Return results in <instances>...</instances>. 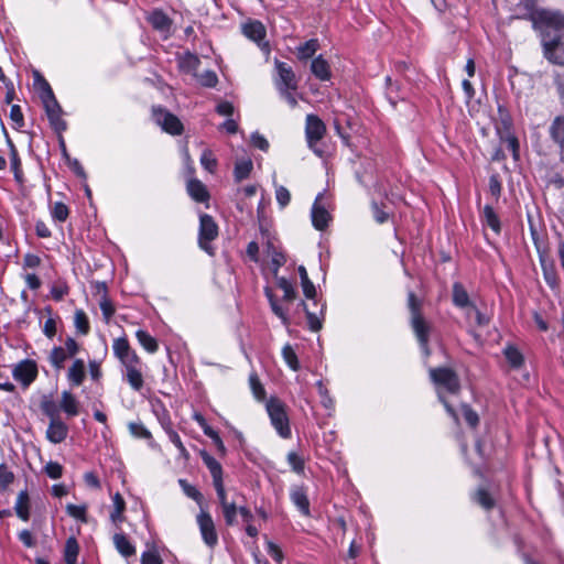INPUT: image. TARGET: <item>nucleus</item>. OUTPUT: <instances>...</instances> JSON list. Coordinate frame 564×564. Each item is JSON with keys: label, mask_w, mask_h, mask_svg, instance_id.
I'll use <instances>...</instances> for the list:
<instances>
[{"label": "nucleus", "mask_w": 564, "mask_h": 564, "mask_svg": "<svg viewBox=\"0 0 564 564\" xmlns=\"http://www.w3.org/2000/svg\"><path fill=\"white\" fill-rule=\"evenodd\" d=\"M35 83L41 90V99L44 104L51 126L57 132L64 131L66 129V122L62 119L63 110L57 102L51 86L39 73H35Z\"/></svg>", "instance_id": "f257e3e1"}, {"label": "nucleus", "mask_w": 564, "mask_h": 564, "mask_svg": "<svg viewBox=\"0 0 564 564\" xmlns=\"http://www.w3.org/2000/svg\"><path fill=\"white\" fill-rule=\"evenodd\" d=\"M408 306L411 312V326L416 335L421 348L429 355L430 325L420 313L421 303L413 292L408 295Z\"/></svg>", "instance_id": "f03ea898"}, {"label": "nucleus", "mask_w": 564, "mask_h": 564, "mask_svg": "<svg viewBox=\"0 0 564 564\" xmlns=\"http://www.w3.org/2000/svg\"><path fill=\"white\" fill-rule=\"evenodd\" d=\"M267 412L278 434L283 438H290L291 427L284 404L278 399H270L267 403Z\"/></svg>", "instance_id": "7ed1b4c3"}, {"label": "nucleus", "mask_w": 564, "mask_h": 564, "mask_svg": "<svg viewBox=\"0 0 564 564\" xmlns=\"http://www.w3.org/2000/svg\"><path fill=\"white\" fill-rule=\"evenodd\" d=\"M218 236V226L214 221L213 217L204 214L199 218V247L209 254H213V248L210 241Z\"/></svg>", "instance_id": "20e7f679"}, {"label": "nucleus", "mask_w": 564, "mask_h": 564, "mask_svg": "<svg viewBox=\"0 0 564 564\" xmlns=\"http://www.w3.org/2000/svg\"><path fill=\"white\" fill-rule=\"evenodd\" d=\"M326 127L324 122L315 115H307L305 122V134L308 147L318 155L322 151L315 148L316 143L324 137Z\"/></svg>", "instance_id": "39448f33"}, {"label": "nucleus", "mask_w": 564, "mask_h": 564, "mask_svg": "<svg viewBox=\"0 0 564 564\" xmlns=\"http://www.w3.org/2000/svg\"><path fill=\"white\" fill-rule=\"evenodd\" d=\"M153 120L160 126L165 132L177 135L183 131V124L180 119L173 113L169 112L163 108H153L152 111Z\"/></svg>", "instance_id": "423d86ee"}, {"label": "nucleus", "mask_w": 564, "mask_h": 564, "mask_svg": "<svg viewBox=\"0 0 564 564\" xmlns=\"http://www.w3.org/2000/svg\"><path fill=\"white\" fill-rule=\"evenodd\" d=\"M430 376L433 382L443 387L451 393L459 390V381L456 373L448 368H435L430 370Z\"/></svg>", "instance_id": "0eeeda50"}, {"label": "nucleus", "mask_w": 564, "mask_h": 564, "mask_svg": "<svg viewBox=\"0 0 564 564\" xmlns=\"http://www.w3.org/2000/svg\"><path fill=\"white\" fill-rule=\"evenodd\" d=\"M544 56L553 64L564 65V34L543 40Z\"/></svg>", "instance_id": "6e6552de"}, {"label": "nucleus", "mask_w": 564, "mask_h": 564, "mask_svg": "<svg viewBox=\"0 0 564 564\" xmlns=\"http://www.w3.org/2000/svg\"><path fill=\"white\" fill-rule=\"evenodd\" d=\"M197 524L204 542L214 547L218 543V535L212 516L207 511H200L197 514Z\"/></svg>", "instance_id": "1a4fd4ad"}, {"label": "nucleus", "mask_w": 564, "mask_h": 564, "mask_svg": "<svg viewBox=\"0 0 564 564\" xmlns=\"http://www.w3.org/2000/svg\"><path fill=\"white\" fill-rule=\"evenodd\" d=\"M534 22L542 28L563 30L564 14L552 10H538L534 13Z\"/></svg>", "instance_id": "9d476101"}, {"label": "nucleus", "mask_w": 564, "mask_h": 564, "mask_svg": "<svg viewBox=\"0 0 564 564\" xmlns=\"http://www.w3.org/2000/svg\"><path fill=\"white\" fill-rule=\"evenodd\" d=\"M112 348L115 355L119 358L124 368L140 364V358L135 351L130 348V345L126 338L115 339Z\"/></svg>", "instance_id": "9b49d317"}, {"label": "nucleus", "mask_w": 564, "mask_h": 564, "mask_svg": "<svg viewBox=\"0 0 564 564\" xmlns=\"http://www.w3.org/2000/svg\"><path fill=\"white\" fill-rule=\"evenodd\" d=\"M37 376L36 365L32 360H23L13 369L15 380L29 386Z\"/></svg>", "instance_id": "f8f14e48"}, {"label": "nucleus", "mask_w": 564, "mask_h": 564, "mask_svg": "<svg viewBox=\"0 0 564 564\" xmlns=\"http://www.w3.org/2000/svg\"><path fill=\"white\" fill-rule=\"evenodd\" d=\"M275 68L279 75V79L276 80V87H283L285 89H296L297 80L292 68L283 62H275Z\"/></svg>", "instance_id": "ddd939ff"}, {"label": "nucleus", "mask_w": 564, "mask_h": 564, "mask_svg": "<svg viewBox=\"0 0 564 564\" xmlns=\"http://www.w3.org/2000/svg\"><path fill=\"white\" fill-rule=\"evenodd\" d=\"M549 135L560 149V159L564 163V116H556L550 127Z\"/></svg>", "instance_id": "4468645a"}, {"label": "nucleus", "mask_w": 564, "mask_h": 564, "mask_svg": "<svg viewBox=\"0 0 564 564\" xmlns=\"http://www.w3.org/2000/svg\"><path fill=\"white\" fill-rule=\"evenodd\" d=\"M322 194H319L312 207V223L317 230H324L330 220V215L324 206L321 205Z\"/></svg>", "instance_id": "2eb2a0df"}, {"label": "nucleus", "mask_w": 564, "mask_h": 564, "mask_svg": "<svg viewBox=\"0 0 564 564\" xmlns=\"http://www.w3.org/2000/svg\"><path fill=\"white\" fill-rule=\"evenodd\" d=\"M68 426L61 420H51L46 430V438L53 444H59L66 440Z\"/></svg>", "instance_id": "dca6fc26"}, {"label": "nucleus", "mask_w": 564, "mask_h": 564, "mask_svg": "<svg viewBox=\"0 0 564 564\" xmlns=\"http://www.w3.org/2000/svg\"><path fill=\"white\" fill-rule=\"evenodd\" d=\"M242 33L259 46L265 37V29L259 21H250L242 25Z\"/></svg>", "instance_id": "f3484780"}, {"label": "nucleus", "mask_w": 564, "mask_h": 564, "mask_svg": "<svg viewBox=\"0 0 564 564\" xmlns=\"http://www.w3.org/2000/svg\"><path fill=\"white\" fill-rule=\"evenodd\" d=\"M290 497L292 502L297 509L306 517L310 516V501L306 491L301 486H295L291 489Z\"/></svg>", "instance_id": "a211bd4d"}, {"label": "nucleus", "mask_w": 564, "mask_h": 564, "mask_svg": "<svg viewBox=\"0 0 564 564\" xmlns=\"http://www.w3.org/2000/svg\"><path fill=\"white\" fill-rule=\"evenodd\" d=\"M311 70L316 78L319 80H328L330 79L332 73L329 68V64L326 59L323 58L322 55L314 58L311 63Z\"/></svg>", "instance_id": "6ab92c4d"}, {"label": "nucleus", "mask_w": 564, "mask_h": 564, "mask_svg": "<svg viewBox=\"0 0 564 564\" xmlns=\"http://www.w3.org/2000/svg\"><path fill=\"white\" fill-rule=\"evenodd\" d=\"M59 408L70 417L79 413V403L69 391L62 392Z\"/></svg>", "instance_id": "aec40b11"}, {"label": "nucleus", "mask_w": 564, "mask_h": 564, "mask_svg": "<svg viewBox=\"0 0 564 564\" xmlns=\"http://www.w3.org/2000/svg\"><path fill=\"white\" fill-rule=\"evenodd\" d=\"M148 21L151 23V25L163 33H167L171 29V20L170 18L162 11H153L149 18Z\"/></svg>", "instance_id": "412c9836"}, {"label": "nucleus", "mask_w": 564, "mask_h": 564, "mask_svg": "<svg viewBox=\"0 0 564 564\" xmlns=\"http://www.w3.org/2000/svg\"><path fill=\"white\" fill-rule=\"evenodd\" d=\"M187 192L193 199L199 203L207 200L209 197L206 186L198 180L188 181Z\"/></svg>", "instance_id": "4be33fe9"}, {"label": "nucleus", "mask_w": 564, "mask_h": 564, "mask_svg": "<svg viewBox=\"0 0 564 564\" xmlns=\"http://www.w3.org/2000/svg\"><path fill=\"white\" fill-rule=\"evenodd\" d=\"M505 358L513 369H519L524 364L522 352L513 345H507L503 349Z\"/></svg>", "instance_id": "5701e85b"}, {"label": "nucleus", "mask_w": 564, "mask_h": 564, "mask_svg": "<svg viewBox=\"0 0 564 564\" xmlns=\"http://www.w3.org/2000/svg\"><path fill=\"white\" fill-rule=\"evenodd\" d=\"M14 510L17 516L23 520L28 521L30 518V503H29V495L26 491H20L17 501L14 505Z\"/></svg>", "instance_id": "b1692460"}, {"label": "nucleus", "mask_w": 564, "mask_h": 564, "mask_svg": "<svg viewBox=\"0 0 564 564\" xmlns=\"http://www.w3.org/2000/svg\"><path fill=\"white\" fill-rule=\"evenodd\" d=\"M138 366L139 365H132L124 368L126 379L130 387L135 391H140L143 387V376Z\"/></svg>", "instance_id": "393cba45"}, {"label": "nucleus", "mask_w": 564, "mask_h": 564, "mask_svg": "<svg viewBox=\"0 0 564 564\" xmlns=\"http://www.w3.org/2000/svg\"><path fill=\"white\" fill-rule=\"evenodd\" d=\"M113 544L117 551L124 557L132 556L135 554V547L122 533H116L113 535Z\"/></svg>", "instance_id": "a878e982"}, {"label": "nucleus", "mask_w": 564, "mask_h": 564, "mask_svg": "<svg viewBox=\"0 0 564 564\" xmlns=\"http://www.w3.org/2000/svg\"><path fill=\"white\" fill-rule=\"evenodd\" d=\"M264 293L269 300L272 312L281 319L283 325L288 326L290 324V319L286 314V310L280 305L279 301L269 288L264 290Z\"/></svg>", "instance_id": "bb28decb"}, {"label": "nucleus", "mask_w": 564, "mask_h": 564, "mask_svg": "<svg viewBox=\"0 0 564 564\" xmlns=\"http://www.w3.org/2000/svg\"><path fill=\"white\" fill-rule=\"evenodd\" d=\"M202 458H203L204 464L209 469V473L213 477V484L221 481L223 480V468H221V465L217 462V459L207 453H203Z\"/></svg>", "instance_id": "cd10ccee"}, {"label": "nucleus", "mask_w": 564, "mask_h": 564, "mask_svg": "<svg viewBox=\"0 0 564 564\" xmlns=\"http://www.w3.org/2000/svg\"><path fill=\"white\" fill-rule=\"evenodd\" d=\"M68 379L75 384L79 386L85 379V364L82 359H76L72 367L68 369Z\"/></svg>", "instance_id": "c85d7f7f"}, {"label": "nucleus", "mask_w": 564, "mask_h": 564, "mask_svg": "<svg viewBox=\"0 0 564 564\" xmlns=\"http://www.w3.org/2000/svg\"><path fill=\"white\" fill-rule=\"evenodd\" d=\"M252 169L253 164L250 159L238 160L235 164V180L237 182H241L242 180L247 178L250 175Z\"/></svg>", "instance_id": "c756f323"}, {"label": "nucleus", "mask_w": 564, "mask_h": 564, "mask_svg": "<svg viewBox=\"0 0 564 564\" xmlns=\"http://www.w3.org/2000/svg\"><path fill=\"white\" fill-rule=\"evenodd\" d=\"M79 552V545L74 536L67 539L64 549V558L66 564H76Z\"/></svg>", "instance_id": "7c9ffc66"}, {"label": "nucleus", "mask_w": 564, "mask_h": 564, "mask_svg": "<svg viewBox=\"0 0 564 564\" xmlns=\"http://www.w3.org/2000/svg\"><path fill=\"white\" fill-rule=\"evenodd\" d=\"M40 408L42 412L50 417L51 420H58L59 417V406L56 402L50 397H43L40 403Z\"/></svg>", "instance_id": "2f4dec72"}, {"label": "nucleus", "mask_w": 564, "mask_h": 564, "mask_svg": "<svg viewBox=\"0 0 564 564\" xmlns=\"http://www.w3.org/2000/svg\"><path fill=\"white\" fill-rule=\"evenodd\" d=\"M482 218H484L485 225H487L495 234L500 232V230H501L500 221L491 206L486 205L484 207Z\"/></svg>", "instance_id": "473e14b6"}, {"label": "nucleus", "mask_w": 564, "mask_h": 564, "mask_svg": "<svg viewBox=\"0 0 564 564\" xmlns=\"http://www.w3.org/2000/svg\"><path fill=\"white\" fill-rule=\"evenodd\" d=\"M138 341L140 345L149 352L153 354L158 350L159 345L154 337H152L148 332L143 329H139L135 333Z\"/></svg>", "instance_id": "72a5a7b5"}, {"label": "nucleus", "mask_w": 564, "mask_h": 564, "mask_svg": "<svg viewBox=\"0 0 564 564\" xmlns=\"http://www.w3.org/2000/svg\"><path fill=\"white\" fill-rule=\"evenodd\" d=\"M453 302L458 307H470L469 296L460 283L453 285Z\"/></svg>", "instance_id": "f704fd0d"}, {"label": "nucleus", "mask_w": 564, "mask_h": 564, "mask_svg": "<svg viewBox=\"0 0 564 564\" xmlns=\"http://www.w3.org/2000/svg\"><path fill=\"white\" fill-rule=\"evenodd\" d=\"M112 502L113 510L110 513V519L113 523L121 522L123 520L122 513L126 509V502L119 492L112 496Z\"/></svg>", "instance_id": "c9c22d12"}, {"label": "nucleus", "mask_w": 564, "mask_h": 564, "mask_svg": "<svg viewBox=\"0 0 564 564\" xmlns=\"http://www.w3.org/2000/svg\"><path fill=\"white\" fill-rule=\"evenodd\" d=\"M299 274L301 278V284L304 295L307 299H314L316 295V290L312 281L308 279L307 271L303 265L299 267Z\"/></svg>", "instance_id": "e433bc0d"}, {"label": "nucleus", "mask_w": 564, "mask_h": 564, "mask_svg": "<svg viewBox=\"0 0 564 564\" xmlns=\"http://www.w3.org/2000/svg\"><path fill=\"white\" fill-rule=\"evenodd\" d=\"M199 58L189 53V52H186L181 58H180V66L183 70L187 72V73H195L199 66Z\"/></svg>", "instance_id": "4c0bfd02"}, {"label": "nucleus", "mask_w": 564, "mask_h": 564, "mask_svg": "<svg viewBox=\"0 0 564 564\" xmlns=\"http://www.w3.org/2000/svg\"><path fill=\"white\" fill-rule=\"evenodd\" d=\"M318 50V41L315 39L308 40L297 47V57L300 59H308Z\"/></svg>", "instance_id": "58836bf2"}, {"label": "nucleus", "mask_w": 564, "mask_h": 564, "mask_svg": "<svg viewBox=\"0 0 564 564\" xmlns=\"http://www.w3.org/2000/svg\"><path fill=\"white\" fill-rule=\"evenodd\" d=\"M224 519L227 525L231 527L236 523V518L239 512V507L236 505V500L232 499L221 507Z\"/></svg>", "instance_id": "ea45409f"}, {"label": "nucleus", "mask_w": 564, "mask_h": 564, "mask_svg": "<svg viewBox=\"0 0 564 564\" xmlns=\"http://www.w3.org/2000/svg\"><path fill=\"white\" fill-rule=\"evenodd\" d=\"M278 286L283 291V301L284 302H293L296 297V291L285 278H278L276 279Z\"/></svg>", "instance_id": "a19ab883"}, {"label": "nucleus", "mask_w": 564, "mask_h": 564, "mask_svg": "<svg viewBox=\"0 0 564 564\" xmlns=\"http://www.w3.org/2000/svg\"><path fill=\"white\" fill-rule=\"evenodd\" d=\"M70 358L69 356H67V352H66V349L63 348V347H54L50 354V361L52 362V365L57 368V369H61L63 368L64 366V362Z\"/></svg>", "instance_id": "79ce46f5"}, {"label": "nucleus", "mask_w": 564, "mask_h": 564, "mask_svg": "<svg viewBox=\"0 0 564 564\" xmlns=\"http://www.w3.org/2000/svg\"><path fill=\"white\" fill-rule=\"evenodd\" d=\"M102 289H104V295L100 299L99 306L102 312L105 322L108 323L110 321V318L112 317V315L115 314V306L106 294V285L105 284H102Z\"/></svg>", "instance_id": "37998d69"}, {"label": "nucleus", "mask_w": 564, "mask_h": 564, "mask_svg": "<svg viewBox=\"0 0 564 564\" xmlns=\"http://www.w3.org/2000/svg\"><path fill=\"white\" fill-rule=\"evenodd\" d=\"M66 512L69 517L77 519L82 522H87V506L86 505H67Z\"/></svg>", "instance_id": "c03bdc74"}, {"label": "nucleus", "mask_w": 564, "mask_h": 564, "mask_svg": "<svg viewBox=\"0 0 564 564\" xmlns=\"http://www.w3.org/2000/svg\"><path fill=\"white\" fill-rule=\"evenodd\" d=\"M282 356H283V359L286 362V365L292 370H297L299 369L300 364H299V360H297V356H296V354H295V351H294V349L292 348L291 345L286 344L282 348Z\"/></svg>", "instance_id": "a18cd8bd"}, {"label": "nucleus", "mask_w": 564, "mask_h": 564, "mask_svg": "<svg viewBox=\"0 0 564 564\" xmlns=\"http://www.w3.org/2000/svg\"><path fill=\"white\" fill-rule=\"evenodd\" d=\"M474 500L486 510L495 506V500L485 489H478L474 496Z\"/></svg>", "instance_id": "49530a36"}, {"label": "nucleus", "mask_w": 564, "mask_h": 564, "mask_svg": "<svg viewBox=\"0 0 564 564\" xmlns=\"http://www.w3.org/2000/svg\"><path fill=\"white\" fill-rule=\"evenodd\" d=\"M178 484L181 488L183 489L184 494L195 500L198 505H202L203 502V495L191 484H188L185 479H180Z\"/></svg>", "instance_id": "de8ad7c7"}, {"label": "nucleus", "mask_w": 564, "mask_h": 564, "mask_svg": "<svg viewBox=\"0 0 564 564\" xmlns=\"http://www.w3.org/2000/svg\"><path fill=\"white\" fill-rule=\"evenodd\" d=\"M200 164L204 169L213 173L217 166V160L210 150H204L200 155Z\"/></svg>", "instance_id": "09e8293b"}, {"label": "nucleus", "mask_w": 564, "mask_h": 564, "mask_svg": "<svg viewBox=\"0 0 564 564\" xmlns=\"http://www.w3.org/2000/svg\"><path fill=\"white\" fill-rule=\"evenodd\" d=\"M249 383H250V388L252 390L253 395L258 400H263L264 397H265V391H264V388L261 384V382H260V380H259V378H258V376L256 373H251L250 375Z\"/></svg>", "instance_id": "8fccbe9b"}, {"label": "nucleus", "mask_w": 564, "mask_h": 564, "mask_svg": "<svg viewBox=\"0 0 564 564\" xmlns=\"http://www.w3.org/2000/svg\"><path fill=\"white\" fill-rule=\"evenodd\" d=\"M52 217L57 220V221H65L68 217V214H69V210H68V207L61 203V202H56L54 205H53V208H52Z\"/></svg>", "instance_id": "3c124183"}, {"label": "nucleus", "mask_w": 564, "mask_h": 564, "mask_svg": "<svg viewBox=\"0 0 564 564\" xmlns=\"http://www.w3.org/2000/svg\"><path fill=\"white\" fill-rule=\"evenodd\" d=\"M74 319L78 332L86 335L89 332V323L85 312L80 310L76 311Z\"/></svg>", "instance_id": "603ef678"}, {"label": "nucleus", "mask_w": 564, "mask_h": 564, "mask_svg": "<svg viewBox=\"0 0 564 564\" xmlns=\"http://www.w3.org/2000/svg\"><path fill=\"white\" fill-rule=\"evenodd\" d=\"M301 305L306 312V318L310 329L313 332L319 330L322 328V321L319 319V317L315 313L310 312L304 302H302Z\"/></svg>", "instance_id": "864d4df0"}, {"label": "nucleus", "mask_w": 564, "mask_h": 564, "mask_svg": "<svg viewBox=\"0 0 564 564\" xmlns=\"http://www.w3.org/2000/svg\"><path fill=\"white\" fill-rule=\"evenodd\" d=\"M467 316L468 318L474 319L475 323L480 327L486 326L489 323V318L480 313L476 306L469 307L467 311Z\"/></svg>", "instance_id": "5fc2aeb1"}, {"label": "nucleus", "mask_w": 564, "mask_h": 564, "mask_svg": "<svg viewBox=\"0 0 564 564\" xmlns=\"http://www.w3.org/2000/svg\"><path fill=\"white\" fill-rule=\"evenodd\" d=\"M45 474L52 479H58L63 475V466L57 462H48L44 467Z\"/></svg>", "instance_id": "6e6d98bb"}, {"label": "nucleus", "mask_w": 564, "mask_h": 564, "mask_svg": "<svg viewBox=\"0 0 564 564\" xmlns=\"http://www.w3.org/2000/svg\"><path fill=\"white\" fill-rule=\"evenodd\" d=\"M141 564H163V561L158 551L151 549L142 553Z\"/></svg>", "instance_id": "4d7b16f0"}, {"label": "nucleus", "mask_w": 564, "mask_h": 564, "mask_svg": "<svg viewBox=\"0 0 564 564\" xmlns=\"http://www.w3.org/2000/svg\"><path fill=\"white\" fill-rule=\"evenodd\" d=\"M197 80L202 86L214 87L216 86L218 78L213 70H206L200 75H197Z\"/></svg>", "instance_id": "13d9d810"}, {"label": "nucleus", "mask_w": 564, "mask_h": 564, "mask_svg": "<svg viewBox=\"0 0 564 564\" xmlns=\"http://www.w3.org/2000/svg\"><path fill=\"white\" fill-rule=\"evenodd\" d=\"M129 430H130L131 434L135 437H140V438H150L151 437L150 431L142 423L132 422L129 424Z\"/></svg>", "instance_id": "bf43d9fd"}, {"label": "nucleus", "mask_w": 564, "mask_h": 564, "mask_svg": "<svg viewBox=\"0 0 564 564\" xmlns=\"http://www.w3.org/2000/svg\"><path fill=\"white\" fill-rule=\"evenodd\" d=\"M288 462L292 467L293 471L301 474L304 470V460L301 456H299L295 452H290L288 454Z\"/></svg>", "instance_id": "052dcab7"}, {"label": "nucleus", "mask_w": 564, "mask_h": 564, "mask_svg": "<svg viewBox=\"0 0 564 564\" xmlns=\"http://www.w3.org/2000/svg\"><path fill=\"white\" fill-rule=\"evenodd\" d=\"M275 198L279 205L284 208L291 200L289 189L282 185L275 187Z\"/></svg>", "instance_id": "680f3d73"}, {"label": "nucleus", "mask_w": 564, "mask_h": 564, "mask_svg": "<svg viewBox=\"0 0 564 564\" xmlns=\"http://www.w3.org/2000/svg\"><path fill=\"white\" fill-rule=\"evenodd\" d=\"M13 479V473L4 464L0 465V488L6 489Z\"/></svg>", "instance_id": "e2e57ef3"}, {"label": "nucleus", "mask_w": 564, "mask_h": 564, "mask_svg": "<svg viewBox=\"0 0 564 564\" xmlns=\"http://www.w3.org/2000/svg\"><path fill=\"white\" fill-rule=\"evenodd\" d=\"M267 551H268V554L278 563V564H282L283 562V552L282 550L280 549L279 545H276L275 543H273L272 541H268L267 542Z\"/></svg>", "instance_id": "0e129e2a"}, {"label": "nucleus", "mask_w": 564, "mask_h": 564, "mask_svg": "<svg viewBox=\"0 0 564 564\" xmlns=\"http://www.w3.org/2000/svg\"><path fill=\"white\" fill-rule=\"evenodd\" d=\"M373 218L378 224H384L389 219V213L381 208L377 203L371 204Z\"/></svg>", "instance_id": "69168bd1"}, {"label": "nucleus", "mask_w": 564, "mask_h": 564, "mask_svg": "<svg viewBox=\"0 0 564 564\" xmlns=\"http://www.w3.org/2000/svg\"><path fill=\"white\" fill-rule=\"evenodd\" d=\"M170 441L176 446V448L180 452V455L183 457L188 456V452L186 451L185 446L183 445L180 435L175 431H169L167 433Z\"/></svg>", "instance_id": "338daca9"}, {"label": "nucleus", "mask_w": 564, "mask_h": 564, "mask_svg": "<svg viewBox=\"0 0 564 564\" xmlns=\"http://www.w3.org/2000/svg\"><path fill=\"white\" fill-rule=\"evenodd\" d=\"M463 415L465 421L471 426L475 427L478 422L479 417L475 411H473L468 405L463 406Z\"/></svg>", "instance_id": "774afa93"}]
</instances>
